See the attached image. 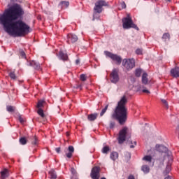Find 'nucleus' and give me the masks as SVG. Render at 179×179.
Returning a JSON list of instances; mask_svg holds the SVG:
<instances>
[{"label":"nucleus","instance_id":"nucleus-50","mask_svg":"<svg viewBox=\"0 0 179 179\" xmlns=\"http://www.w3.org/2000/svg\"><path fill=\"white\" fill-rule=\"evenodd\" d=\"M134 145L135 146H136V141H134Z\"/></svg>","mask_w":179,"mask_h":179},{"label":"nucleus","instance_id":"nucleus-23","mask_svg":"<svg viewBox=\"0 0 179 179\" xmlns=\"http://www.w3.org/2000/svg\"><path fill=\"white\" fill-rule=\"evenodd\" d=\"M6 110L8 113H15L16 107L8 105L6 106Z\"/></svg>","mask_w":179,"mask_h":179},{"label":"nucleus","instance_id":"nucleus-10","mask_svg":"<svg viewBox=\"0 0 179 179\" xmlns=\"http://www.w3.org/2000/svg\"><path fill=\"white\" fill-rule=\"evenodd\" d=\"M66 157L68 159H71L72 156H73V153H75V148L72 145H69L67 150H64Z\"/></svg>","mask_w":179,"mask_h":179},{"label":"nucleus","instance_id":"nucleus-2","mask_svg":"<svg viewBox=\"0 0 179 179\" xmlns=\"http://www.w3.org/2000/svg\"><path fill=\"white\" fill-rule=\"evenodd\" d=\"M127 103L128 99L126 96H123L117 103L114 113L111 115V118L117 120L120 125H124L128 119V108H127Z\"/></svg>","mask_w":179,"mask_h":179},{"label":"nucleus","instance_id":"nucleus-25","mask_svg":"<svg viewBox=\"0 0 179 179\" xmlns=\"http://www.w3.org/2000/svg\"><path fill=\"white\" fill-rule=\"evenodd\" d=\"M162 40H164V41H169L170 40V34L164 33L162 36Z\"/></svg>","mask_w":179,"mask_h":179},{"label":"nucleus","instance_id":"nucleus-38","mask_svg":"<svg viewBox=\"0 0 179 179\" xmlns=\"http://www.w3.org/2000/svg\"><path fill=\"white\" fill-rule=\"evenodd\" d=\"M162 102L166 108H169V103H167V101H166V99H162Z\"/></svg>","mask_w":179,"mask_h":179},{"label":"nucleus","instance_id":"nucleus-13","mask_svg":"<svg viewBox=\"0 0 179 179\" xmlns=\"http://www.w3.org/2000/svg\"><path fill=\"white\" fill-rule=\"evenodd\" d=\"M155 148L157 152H160L161 153H166L168 150L167 148L163 145L157 144Z\"/></svg>","mask_w":179,"mask_h":179},{"label":"nucleus","instance_id":"nucleus-42","mask_svg":"<svg viewBox=\"0 0 179 179\" xmlns=\"http://www.w3.org/2000/svg\"><path fill=\"white\" fill-rule=\"evenodd\" d=\"M143 93H147L148 94H149L150 92L148 90H143Z\"/></svg>","mask_w":179,"mask_h":179},{"label":"nucleus","instance_id":"nucleus-21","mask_svg":"<svg viewBox=\"0 0 179 179\" xmlns=\"http://www.w3.org/2000/svg\"><path fill=\"white\" fill-rule=\"evenodd\" d=\"M1 178H6V177H9V171L8 169H4L1 172Z\"/></svg>","mask_w":179,"mask_h":179},{"label":"nucleus","instance_id":"nucleus-33","mask_svg":"<svg viewBox=\"0 0 179 179\" xmlns=\"http://www.w3.org/2000/svg\"><path fill=\"white\" fill-rule=\"evenodd\" d=\"M44 103H45L44 101H43V100H39V101H38V103H37V106H36L37 108H38V109H39V108H41V107H43Z\"/></svg>","mask_w":179,"mask_h":179},{"label":"nucleus","instance_id":"nucleus-32","mask_svg":"<svg viewBox=\"0 0 179 179\" xmlns=\"http://www.w3.org/2000/svg\"><path fill=\"white\" fill-rule=\"evenodd\" d=\"M107 110H108V105H106L100 113V116L103 117V114H106Z\"/></svg>","mask_w":179,"mask_h":179},{"label":"nucleus","instance_id":"nucleus-18","mask_svg":"<svg viewBox=\"0 0 179 179\" xmlns=\"http://www.w3.org/2000/svg\"><path fill=\"white\" fill-rule=\"evenodd\" d=\"M141 171L143 173H144V174H148L149 171H150V168L148 165H143L141 166Z\"/></svg>","mask_w":179,"mask_h":179},{"label":"nucleus","instance_id":"nucleus-22","mask_svg":"<svg viewBox=\"0 0 179 179\" xmlns=\"http://www.w3.org/2000/svg\"><path fill=\"white\" fill-rule=\"evenodd\" d=\"M110 152V147L108 145H106L104 146L102 150H101V152L103 154V155H108Z\"/></svg>","mask_w":179,"mask_h":179},{"label":"nucleus","instance_id":"nucleus-15","mask_svg":"<svg viewBox=\"0 0 179 179\" xmlns=\"http://www.w3.org/2000/svg\"><path fill=\"white\" fill-rule=\"evenodd\" d=\"M99 117V113H92L87 115V120L89 121H96Z\"/></svg>","mask_w":179,"mask_h":179},{"label":"nucleus","instance_id":"nucleus-28","mask_svg":"<svg viewBox=\"0 0 179 179\" xmlns=\"http://www.w3.org/2000/svg\"><path fill=\"white\" fill-rule=\"evenodd\" d=\"M19 142L20 145H27V139L26 138V137H21L19 140Z\"/></svg>","mask_w":179,"mask_h":179},{"label":"nucleus","instance_id":"nucleus-7","mask_svg":"<svg viewBox=\"0 0 179 179\" xmlns=\"http://www.w3.org/2000/svg\"><path fill=\"white\" fill-rule=\"evenodd\" d=\"M122 65L127 71L135 68V59H124Z\"/></svg>","mask_w":179,"mask_h":179},{"label":"nucleus","instance_id":"nucleus-43","mask_svg":"<svg viewBox=\"0 0 179 179\" xmlns=\"http://www.w3.org/2000/svg\"><path fill=\"white\" fill-rule=\"evenodd\" d=\"M128 179H135V176H134L133 175H130L129 176Z\"/></svg>","mask_w":179,"mask_h":179},{"label":"nucleus","instance_id":"nucleus-37","mask_svg":"<svg viewBox=\"0 0 179 179\" xmlns=\"http://www.w3.org/2000/svg\"><path fill=\"white\" fill-rule=\"evenodd\" d=\"M115 121H110V123H109V128H110V129H113V128H115Z\"/></svg>","mask_w":179,"mask_h":179},{"label":"nucleus","instance_id":"nucleus-30","mask_svg":"<svg viewBox=\"0 0 179 179\" xmlns=\"http://www.w3.org/2000/svg\"><path fill=\"white\" fill-rule=\"evenodd\" d=\"M143 160L148 162V163H152V156L146 155L143 158Z\"/></svg>","mask_w":179,"mask_h":179},{"label":"nucleus","instance_id":"nucleus-49","mask_svg":"<svg viewBox=\"0 0 179 179\" xmlns=\"http://www.w3.org/2000/svg\"><path fill=\"white\" fill-rule=\"evenodd\" d=\"M134 148H135V145H130V148H131V149H134Z\"/></svg>","mask_w":179,"mask_h":179},{"label":"nucleus","instance_id":"nucleus-53","mask_svg":"<svg viewBox=\"0 0 179 179\" xmlns=\"http://www.w3.org/2000/svg\"><path fill=\"white\" fill-rule=\"evenodd\" d=\"M171 0H168L169 2H170Z\"/></svg>","mask_w":179,"mask_h":179},{"label":"nucleus","instance_id":"nucleus-9","mask_svg":"<svg viewBox=\"0 0 179 179\" xmlns=\"http://www.w3.org/2000/svg\"><path fill=\"white\" fill-rule=\"evenodd\" d=\"M120 80V76H118V71L114 69L110 73V82L112 83H117Z\"/></svg>","mask_w":179,"mask_h":179},{"label":"nucleus","instance_id":"nucleus-51","mask_svg":"<svg viewBox=\"0 0 179 179\" xmlns=\"http://www.w3.org/2000/svg\"><path fill=\"white\" fill-rule=\"evenodd\" d=\"M101 179H107V178H106L105 177H103V178H101Z\"/></svg>","mask_w":179,"mask_h":179},{"label":"nucleus","instance_id":"nucleus-6","mask_svg":"<svg viewBox=\"0 0 179 179\" xmlns=\"http://www.w3.org/2000/svg\"><path fill=\"white\" fill-rule=\"evenodd\" d=\"M103 6H108V3L106 2L104 0H99L95 3V6L94 8V12L96 13H101Z\"/></svg>","mask_w":179,"mask_h":179},{"label":"nucleus","instance_id":"nucleus-12","mask_svg":"<svg viewBox=\"0 0 179 179\" xmlns=\"http://www.w3.org/2000/svg\"><path fill=\"white\" fill-rule=\"evenodd\" d=\"M27 66H32L34 68V69H36L37 71L41 69L40 63L36 62V61H31L27 63Z\"/></svg>","mask_w":179,"mask_h":179},{"label":"nucleus","instance_id":"nucleus-55","mask_svg":"<svg viewBox=\"0 0 179 179\" xmlns=\"http://www.w3.org/2000/svg\"><path fill=\"white\" fill-rule=\"evenodd\" d=\"M1 179H5V178H1Z\"/></svg>","mask_w":179,"mask_h":179},{"label":"nucleus","instance_id":"nucleus-46","mask_svg":"<svg viewBox=\"0 0 179 179\" xmlns=\"http://www.w3.org/2000/svg\"><path fill=\"white\" fill-rule=\"evenodd\" d=\"M122 7L123 9H125V8H127V5H125V3H123L122 4Z\"/></svg>","mask_w":179,"mask_h":179},{"label":"nucleus","instance_id":"nucleus-41","mask_svg":"<svg viewBox=\"0 0 179 179\" xmlns=\"http://www.w3.org/2000/svg\"><path fill=\"white\" fill-rule=\"evenodd\" d=\"M55 150H56L57 153H60L61 152V148H55Z\"/></svg>","mask_w":179,"mask_h":179},{"label":"nucleus","instance_id":"nucleus-52","mask_svg":"<svg viewBox=\"0 0 179 179\" xmlns=\"http://www.w3.org/2000/svg\"><path fill=\"white\" fill-rule=\"evenodd\" d=\"M130 143L132 145V143H132V141H130Z\"/></svg>","mask_w":179,"mask_h":179},{"label":"nucleus","instance_id":"nucleus-34","mask_svg":"<svg viewBox=\"0 0 179 179\" xmlns=\"http://www.w3.org/2000/svg\"><path fill=\"white\" fill-rule=\"evenodd\" d=\"M31 142L32 145H37V137L36 136H32L31 138Z\"/></svg>","mask_w":179,"mask_h":179},{"label":"nucleus","instance_id":"nucleus-48","mask_svg":"<svg viewBox=\"0 0 179 179\" xmlns=\"http://www.w3.org/2000/svg\"><path fill=\"white\" fill-rule=\"evenodd\" d=\"M164 179H171V176H168L166 178H165Z\"/></svg>","mask_w":179,"mask_h":179},{"label":"nucleus","instance_id":"nucleus-47","mask_svg":"<svg viewBox=\"0 0 179 179\" xmlns=\"http://www.w3.org/2000/svg\"><path fill=\"white\" fill-rule=\"evenodd\" d=\"M176 132H178V134H179V125H178V127L176 128Z\"/></svg>","mask_w":179,"mask_h":179},{"label":"nucleus","instance_id":"nucleus-40","mask_svg":"<svg viewBox=\"0 0 179 179\" xmlns=\"http://www.w3.org/2000/svg\"><path fill=\"white\" fill-rule=\"evenodd\" d=\"M18 120L21 124H23V122H24V119H23L22 116H19Z\"/></svg>","mask_w":179,"mask_h":179},{"label":"nucleus","instance_id":"nucleus-29","mask_svg":"<svg viewBox=\"0 0 179 179\" xmlns=\"http://www.w3.org/2000/svg\"><path fill=\"white\" fill-rule=\"evenodd\" d=\"M8 75L10 79H13V80H16L17 79L16 74H15V71H10Z\"/></svg>","mask_w":179,"mask_h":179},{"label":"nucleus","instance_id":"nucleus-54","mask_svg":"<svg viewBox=\"0 0 179 179\" xmlns=\"http://www.w3.org/2000/svg\"><path fill=\"white\" fill-rule=\"evenodd\" d=\"M93 20H94V17H93Z\"/></svg>","mask_w":179,"mask_h":179},{"label":"nucleus","instance_id":"nucleus-26","mask_svg":"<svg viewBox=\"0 0 179 179\" xmlns=\"http://www.w3.org/2000/svg\"><path fill=\"white\" fill-rule=\"evenodd\" d=\"M170 171H171V166L167 165L166 169L164 171V176H167Z\"/></svg>","mask_w":179,"mask_h":179},{"label":"nucleus","instance_id":"nucleus-3","mask_svg":"<svg viewBox=\"0 0 179 179\" xmlns=\"http://www.w3.org/2000/svg\"><path fill=\"white\" fill-rule=\"evenodd\" d=\"M128 127H124L119 131V136L117 137L118 143L122 145L125 141H127V136L131 138V134L128 132Z\"/></svg>","mask_w":179,"mask_h":179},{"label":"nucleus","instance_id":"nucleus-27","mask_svg":"<svg viewBox=\"0 0 179 179\" xmlns=\"http://www.w3.org/2000/svg\"><path fill=\"white\" fill-rule=\"evenodd\" d=\"M38 115H40V117H41V118H45V114H44V110H43V109L39 108L38 109L37 111Z\"/></svg>","mask_w":179,"mask_h":179},{"label":"nucleus","instance_id":"nucleus-35","mask_svg":"<svg viewBox=\"0 0 179 179\" xmlns=\"http://www.w3.org/2000/svg\"><path fill=\"white\" fill-rule=\"evenodd\" d=\"M87 78L86 77V75L85 74H81L80 76V80L82 81V82H86Z\"/></svg>","mask_w":179,"mask_h":179},{"label":"nucleus","instance_id":"nucleus-14","mask_svg":"<svg viewBox=\"0 0 179 179\" xmlns=\"http://www.w3.org/2000/svg\"><path fill=\"white\" fill-rule=\"evenodd\" d=\"M171 74L173 78H179V67L171 69Z\"/></svg>","mask_w":179,"mask_h":179},{"label":"nucleus","instance_id":"nucleus-11","mask_svg":"<svg viewBox=\"0 0 179 179\" xmlns=\"http://www.w3.org/2000/svg\"><path fill=\"white\" fill-rule=\"evenodd\" d=\"M78 40V36L75 34H70L67 36V43L69 44H73V43H76Z\"/></svg>","mask_w":179,"mask_h":179},{"label":"nucleus","instance_id":"nucleus-20","mask_svg":"<svg viewBox=\"0 0 179 179\" xmlns=\"http://www.w3.org/2000/svg\"><path fill=\"white\" fill-rule=\"evenodd\" d=\"M49 178L50 179H56L57 178V172L52 169L49 171Z\"/></svg>","mask_w":179,"mask_h":179},{"label":"nucleus","instance_id":"nucleus-17","mask_svg":"<svg viewBox=\"0 0 179 179\" xmlns=\"http://www.w3.org/2000/svg\"><path fill=\"white\" fill-rule=\"evenodd\" d=\"M149 80L148 79V73H143L142 76V83L143 85H148Z\"/></svg>","mask_w":179,"mask_h":179},{"label":"nucleus","instance_id":"nucleus-44","mask_svg":"<svg viewBox=\"0 0 179 179\" xmlns=\"http://www.w3.org/2000/svg\"><path fill=\"white\" fill-rule=\"evenodd\" d=\"M76 89H80V90H82V85H77Z\"/></svg>","mask_w":179,"mask_h":179},{"label":"nucleus","instance_id":"nucleus-19","mask_svg":"<svg viewBox=\"0 0 179 179\" xmlns=\"http://www.w3.org/2000/svg\"><path fill=\"white\" fill-rule=\"evenodd\" d=\"M110 158L111 160H113V162H115L117 159H118V152H112L110 155Z\"/></svg>","mask_w":179,"mask_h":179},{"label":"nucleus","instance_id":"nucleus-8","mask_svg":"<svg viewBox=\"0 0 179 179\" xmlns=\"http://www.w3.org/2000/svg\"><path fill=\"white\" fill-rule=\"evenodd\" d=\"M100 166H94L92 169L90 177L92 179H100Z\"/></svg>","mask_w":179,"mask_h":179},{"label":"nucleus","instance_id":"nucleus-36","mask_svg":"<svg viewBox=\"0 0 179 179\" xmlns=\"http://www.w3.org/2000/svg\"><path fill=\"white\" fill-rule=\"evenodd\" d=\"M143 52V49H142V48H138L136 50V54L137 55H142Z\"/></svg>","mask_w":179,"mask_h":179},{"label":"nucleus","instance_id":"nucleus-45","mask_svg":"<svg viewBox=\"0 0 179 179\" xmlns=\"http://www.w3.org/2000/svg\"><path fill=\"white\" fill-rule=\"evenodd\" d=\"M76 65H79V64H80V60L76 59Z\"/></svg>","mask_w":179,"mask_h":179},{"label":"nucleus","instance_id":"nucleus-4","mask_svg":"<svg viewBox=\"0 0 179 179\" xmlns=\"http://www.w3.org/2000/svg\"><path fill=\"white\" fill-rule=\"evenodd\" d=\"M122 23L123 29H135L136 30H139L138 26L132 21V18L129 17V15H127V17L122 19Z\"/></svg>","mask_w":179,"mask_h":179},{"label":"nucleus","instance_id":"nucleus-39","mask_svg":"<svg viewBox=\"0 0 179 179\" xmlns=\"http://www.w3.org/2000/svg\"><path fill=\"white\" fill-rule=\"evenodd\" d=\"M20 54L22 58H26V53L23 50H20Z\"/></svg>","mask_w":179,"mask_h":179},{"label":"nucleus","instance_id":"nucleus-31","mask_svg":"<svg viewBox=\"0 0 179 179\" xmlns=\"http://www.w3.org/2000/svg\"><path fill=\"white\" fill-rule=\"evenodd\" d=\"M135 75L137 78L141 77V75H142V69H136Z\"/></svg>","mask_w":179,"mask_h":179},{"label":"nucleus","instance_id":"nucleus-16","mask_svg":"<svg viewBox=\"0 0 179 179\" xmlns=\"http://www.w3.org/2000/svg\"><path fill=\"white\" fill-rule=\"evenodd\" d=\"M59 58L62 59V61H68V55L66 53H64V52L60 51L59 52Z\"/></svg>","mask_w":179,"mask_h":179},{"label":"nucleus","instance_id":"nucleus-1","mask_svg":"<svg viewBox=\"0 0 179 179\" xmlns=\"http://www.w3.org/2000/svg\"><path fill=\"white\" fill-rule=\"evenodd\" d=\"M24 15V10L20 4L15 3L0 14V24L3 26L10 36L22 37L30 33V27L23 20H19Z\"/></svg>","mask_w":179,"mask_h":179},{"label":"nucleus","instance_id":"nucleus-24","mask_svg":"<svg viewBox=\"0 0 179 179\" xmlns=\"http://www.w3.org/2000/svg\"><path fill=\"white\" fill-rule=\"evenodd\" d=\"M59 6H61V8H68V6H69V1H62L59 4Z\"/></svg>","mask_w":179,"mask_h":179},{"label":"nucleus","instance_id":"nucleus-5","mask_svg":"<svg viewBox=\"0 0 179 179\" xmlns=\"http://www.w3.org/2000/svg\"><path fill=\"white\" fill-rule=\"evenodd\" d=\"M104 54L108 58H110L112 61H115L117 65H121V62H122V58H121L119 55L111 53V52L105 51Z\"/></svg>","mask_w":179,"mask_h":179}]
</instances>
